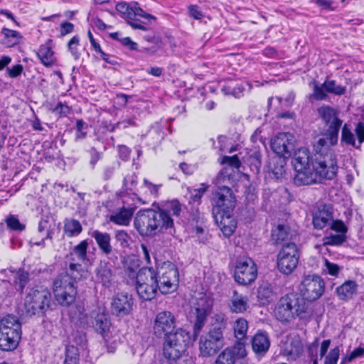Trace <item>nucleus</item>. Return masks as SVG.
Returning a JSON list of instances; mask_svg holds the SVG:
<instances>
[{
  "label": "nucleus",
  "instance_id": "f257e3e1",
  "mask_svg": "<svg viewBox=\"0 0 364 364\" xmlns=\"http://www.w3.org/2000/svg\"><path fill=\"white\" fill-rule=\"evenodd\" d=\"M134 225L141 236H154L158 232L173 235L175 232L171 215H166L159 208L157 210H139L135 217Z\"/></svg>",
  "mask_w": 364,
  "mask_h": 364
},
{
  "label": "nucleus",
  "instance_id": "f03ea898",
  "mask_svg": "<svg viewBox=\"0 0 364 364\" xmlns=\"http://www.w3.org/2000/svg\"><path fill=\"white\" fill-rule=\"evenodd\" d=\"M326 139H318L314 146L316 154L312 160L313 169L320 178L331 180L337 173L336 154Z\"/></svg>",
  "mask_w": 364,
  "mask_h": 364
},
{
  "label": "nucleus",
  "instance_id": "7ed1b4c3",
  "mask_svg": "<svg viewBox=\"0 0 364 364\" xmlns=\"http://www.w3.org/2000/svg\"><path fill=\"white\" fill-rule=\"evenodd\" d=\"M309 306V302L300 294H287L279 300L274 309V315L282 322L290 321L296 317L304 318L306 314L311 313Z\"/></svg>",
  "mask_w": 364,
  "mask_h": 364
},
{
  "label": "nucleus",
  "instance_id": "20e7f679",
  "mask_svg": "<svg viewBox=\"0 0 364 364\" xmlns=\"http://www.w3.org/2000/svg\"><path fill=\"white\" fill-rule=\"evenodd\" d=\"M21 323L13 315H7L0 319V350L13 351L21 339Z\"/></svg>",
  "mask_w": 364,
  "mask_h": 364
},
{
  "label": "nucleus",
  "instance_id": "39448f33",
  "mask_svg": "<svg viewBox=\"0 0 364 364\" xmlns=\"http://www.w3.org/2000/svg\"><path fill=\"white\" fill-rule=\"evenodd\" d=\"M51 294L43 286H36L28 289L24 298L26 316L43 315L50 309Z\"/></svg>",
  "mask_w": 364,
  "mask_h": 364
},
{
  "label": "nucleus",
  "instance_id": "423d86ee",
  "mask_svg": "<svg viewBox=\"0 0 364 364\" xmlns=\"http://www.w3.org/2000/svg\"><path fill=\"white\" fill-rule=\"evenodd\" d=\"M163 354L168 360L178 359L187 350L191 341L190 332L178 328L170 333L165 338Z\"/></svg>",
  "mask_w": 364,
  "mask_h": 364
},
{
  "label": "nucleus",
  "instance_id": "0eeeda50",
  "mask_svg": "<svg viewBox=\"0 0 364 364\" xmlns=\"http://www.w3.org/2000/svg\"><path fill=\"white\" fill-rule=\"evenodd\" d=\"M134 284L139 296L145 301L153 299L159 290V283L153 267L141 268L137 280Z\"/></svg>",
  "mask_w": 364,
  "mask_h": 364
},
{
  "label": "nucleus",
  "instance_id": "6e6552de",
  "mask_svg": "<svg viewBox=\"0 0 364 364\" xmlns=\"http://www.w3.org/2000/svg\"><path fill=\"white\" fill-rule=\"evenodd\" d=\"M212 214L223 212L225 214L232 213L236 205V198L233 191L226 185L220 186L213 193L210 200Z\"/></svg>",
  "mask_w": 364,
  "mask_h": 364
},
{
  "label": "nucleus",
  "instance_id": "1a4fd4ad",
  "mask_svg": "<svg viewBox=\"0 0 364 364\" xmlns=\"http://www.w3.org/2000/svg\"><path fill=\"white\" fill-rule=\"evenodd\" d=\"M155 274L157 283H159V291L162 294L171 293L176 289L179 273L177 267L173 263H164L155 270Z\"/></svg>",
  "mask_w": 364,
  "mask_h": 364
},
{
  "label": "nucleus",
  "instance_id": "9d476101",
  "mask_svg": "<svg viewBox=\"0 0 364 364\" xmlns=\"http://www.w3.org/2000/svg\"><path fill=\"white\" fill-rule=\"evenodd\" d=\"M299 259L297 246L294 242L284 245L277 254V264L279 271L284 274H290L296 269Z\"/></svg>",
  "mask_w": 364,
  "mask_h": 364
},
{
  "label": "nucleus",
  "instance_id": "9b49d317",
  "mask_svg": "<svg viewBox=\"0 0 364 364\" xmlns=\"http://www.w3.org/2000/svg\"><path fill=\"white\" fill-rule=\"evenodd\" d=\"M224 335L218 330L210 331L202 335L199 340L200 354L205 358L215 355L224 346Z\"/></svg>",
  "mask_w": 364,
  "mask_h": 364
},
{
  "label": "nucleus",
  "instance_id": "f8f14e48",
  "mask_svg": "<svg viewBox=\"0 0 364 364\" xmlns=\"http://www.w3.org/2000/svg\"><path fill=\"white\" fill-rule=\"evenodd\" d=\"M299 289L301 296L305 301H315L319 299L325 290V284L323 279L316 274L307 275L302 280Z\"/></svg>",
  "mask_w": 364,
  "mask_h": 364
},
{
  "label": "nucleus",
  "instance_id": "ddd939ff",
  "mask_svg": "<svg viewBox=\"0 0 364 364\" xmlns=\"http://www.w3.org/2000/svg\"><path fill=\"white\" fill-rule=\"evenodd\" d=\"M257 275V266L251 258L245 257L237 260L234 272V278L237 283L245 286L250 284L255 280Z\"/></svg>",
  "mask_w": 364,
  "mask_h": 364
},
{
  "label": "nucleus",
  "instance_id": "4468645a",
  "mask_svg": "<svg viewBox=\"0 0 364 364\" xmlns=\"http://www.w3.org/2000/svg\"><path fill=\"white\" fill-rule=\"evenodd\" d=\"M313 93L311 97L317 101L326 100L328 97V93L341 96L346 93V87L341 85H337L336 80L326 78L325 81L319 85L318 83L313 81Z\"/></svg>",
  "mask_w": 364,
  "mask_h": 364
},
{
  "label": "nucleus",
  "instance_id": "2eb2a0df",
  "mask_svg": "<svg viewBox=\"0 0 364 364\" xmlns=\"http://www.w3.org/2000/svg\"><path fill=\"white\" fill-rule=\"evenodd\" d=\"M134 299L129 293H117L113 296L110 304V311L113 316L124 318L132 314Z\"/></svg>",
  "mask_w": 364,
  "mask_h": 364
},
{
  "label": "nucleus",
  "instance_id": "dca6fc26",
  "mask_svg": "<svg viewBox=\"0 0 364 364\" xmlns=\"http://www.w3.org/2000/svg\"><path fill=\"white\" fill-rule=\"evenodd\" d=\"M176 328V318L170 311L157 314L154 324V333L158 338H165Z\"/></svg>",
  "mask_w": 364,
  "mask_h": 364
},
{
  "label": "nucleus",
  "instance_id": "f3484780",
  "mask_svg": "<svg viewBox=\"0 0 364 364\" xmlns=\"http://www.w3.org/2000/svg\"><path fill=\"white\" fill-rule=\"evenodd\" d=\"M294 136L290 133H279L272 139L271 148L276 156L289 157L294 150Z\"/></svg>",
  "mask_w": 364,
  "mask_h": 364
},
{
  "label": "nucleus",
  "instance_id": "a211bd4d",
  "mask_svg": "<svg viewBox=\"0 0 364 364\" xmlns=\"http://www.w3.org/2000/svg\"><path fill=\"white\" fill-rule=\"evenodd\" d=\"M75 296L70 301V321L76 325H82L87 322V314L85 312V305L82 300L76 297V289L73 284L70 282V297Z\"/></svg>",
  "mask_w": 364,
  "mask_h": 364
},
{
  "label": "nucleus",
  "instance_id": "6ab92c4d",
  "mask_svg": "<svg viewBox=\"0 0 364 364\" xmlns=\"http://www.w3.org/2000/svg\"><path fill=\"white\" fill-rule=\"evenodd\" d=\"M247 355L243 343H235L228 347L219 353L213 364H235V363Z\"/></svg>",
  "mask_w": 364,
  "mask_h": 364
},
{
  "label": "nucleus",
  "instance_id": "aec40b11",
  "mask_svg": "<svg viewBox=\"0 0 364 364\" xmlns=\"http://www.w3.org/2000/svg\"><path fill=\"white\" fill-rule=\"evenodd\" d=\"M210 311L211 304L210 302L204 299H199L193 311L195 316L193 332L195 335H198L200 332Z\"/></svg>",
  "mask_w": 364,
  "mask_h": 364
},
{
  "label": "nucleus",
  "instance_id": "412c9836",
  "mask_svg": "<svg viewBox=\"0 0 364 364\" xmlns=\"http://www.w3.org/2000/svg\"><path fill=\"white\" fill-rule=\"evenodd\" d=\"M68 287V272L65 271L60 273L53 282V294L55 300L62 306H68L67 287Z\"/></svg>",
  "mask_w": 364,
  "mask_h": 364
},
{
  "label": "nucleus",
  "instance_id": "4be33fe9",
  "mask_svg": "<svg viewBox=\"0 0 364 364\" xmlns=\"http://www.w3.org/2000/svg\"><path fill=\"white\" fill-rule=\"evenodd\" d=\"M55 220L51 216H45L38 223V233L40 240H37L36 237L31 239V242L35 245H41L44 244L46 239H51L55 230Z\"/></svg>",
  "mask_w": 364,
  "mask_h": 364
},
{
  "label": "nucleus",
  "instance_id": "5701e85b",
  "mask_svg": "<svg viewBox=\"0 0 364 364\" xmlns=\"http://www.w3.org/2000/svg\"><path fill=\"white\" fill-rule=\"evenodd\" d=\"M333 220V207L331 204L321 205L313 216V225L316 229L321 230L330 225Z\"/></svg>",
  "mask_w": 364,
  "mask_h": 364
},
{
  "label": "nucleus",
  "instance_id": "b1692460",
  "mask_svg": "<svg viewBox=\"0 0 364 364\" xmlns=\"http://www.w3.org/2000/svg\"><path fill=\"white\" fill-rule=\"evenodd\" d=\"M343 121L338 117L331 119L329 122L323 123L327 128L323 130L322 135L323 137L319 139H326L327 144L329 146H335L338 139V133L341 127Z\"/></svg>",
  "mask_w": 364,
  "mask_h": 364
},
{
  "label": "nucleus",
  "instance_id": "393cba45",
  "mask_svg": "<svg viewBox=\"0 0 364 364\" xmlns=\"http://www.w3.org/2000/svg\"><path fill=\"white\" fill-rule=\"evenodd\" d=\"M213 216L225 236L229 237L234 232L236 228V222L232 213L225 214L221 212L218 214H213Z\"/></svg>",
  "mask_w": 364,
  "mask_h": 364
},
{
  "label": "nucleus",
  "instance_id": "a878e982",
  "mask_svg": "<svg viewBox=\"0 0 364 364\" xmlns=\"http://www.w3.org/2000/svg\"><path fill=\"white\" fill-rule=\"evenodd\" d=\"M358 284L355 280H346L337 287L336 294L339 300L348 301L358 293Z\"/></svg>",
  "mask_w": 364,
  "mask_h": 364
},
{
  "label": "nucleus",
  "instance_id": "bb28decb",
  "mask_svg": "<svg viewBox=\"0 0 364 364\" xmlns=\"http://www.w3.org/2000/svg\"><path fill=\"white\" fill-rule=\"evenodd\" d=\"M89 234L95 239L100 250L104 255L108 256L112 252L113 248L111 245V236L108 232H102L100 230H95Z\"/></svg>",
  "mask_w": 364,
  "mask_h": 364
},
{
  "label": "nucleus",
  "instance_id": "cd10ccee",
  "mask_svg": "<svg viewBox=\"0 0 364 364\" xmlns=\"http://www.w3.org/2000/svg\"><path fill=\"white\" fill-rule=\"evenodd\" d=\"M291 164L295 171L311 168L312 160L310 161L309 151L305 148L299 149L294 154Z\"/></svg>",
  "mask_w": 364,
  "mask_h": 364
},
{
  "label": "nucleus",
  "instance_id": "c85d7f7f",
  "mask_svg": "<svg viewBox=\"0 0 364 364\" xmlns=\"http://www.w3.org/2000/svg\"><path fill=\"white\" fill-rule=\"evenodd\" d=\"M92 325L95 331L105 338L112 326L110 317L105 311L98 313L94 317Z\"/></svg>",
  "mask_w": 364,
  "mask_h": 364
},
{
  "label": "nucleus",
  "instance_id": "c756f323",
  "mask_svg": "<svg viewBox=\"0 0 364 364\" xmlns=\"http://www.w3.org/2000/svg\"><path fill=\"white\" fill-rule=\"evenodd\" d=\"M296 173L294 177V183L295 185L308 186L317 183V175L313 166L311 168H305L301 171H295Z\"/></svg>",
  "mask_w": 364,
  "mask_h": 364
},
{
  "label": "nucleus",
  "instance_id": "7c9ffc66",
  "mask_svg": "<svg viewBox=\"0 0 364 364\" xmlns=\"http://www.w3.org/2000/svg\"><path fill=\"white\" fill-rule=\"evenodd\" d=\"M248 306V299L247 296L239 294L236 290H234L232 296L228 302V307L230 311L242 314L247 311Z\"/></svg>",
  "mask_w": 364,
  "mask_h": 364
},
{
  "label": "nucleus",
  "instance_id": "2f4dec72",
  "mask_svg": "<svg viewBox=\"0 0 364 364\" xmlns=\"http://www.w3.org/2000/svg\"><path fill=\"white\" fill-rule=\"evenodd\" d=\"M252 350L257 354L264 355L269 350L270 341L265 332L257 333L252 339Z\"/></svg>",
  "mask_w": 364,
  "mask_h": 364
},
{
  "label": "nucleus",
  "instance_id": "473e14b6",
  "mask_svg": "<svg viewBox=\"0 0 364 364\" xmlns=\"http://www.w3.org/2000/svg\"><path fill=\"white\" fill-rule=\"evenodd\" d=\"M95 274L97 279L104 286L108 287L110 284L113 274L107 262L100 261L95 269Z\"/></svg>",
  "mask_w": 364,
  "mask_h": 364
},
{
  "label": "nucleus",
  "instance_id": "72a5a7b5",
  "mask_svg": "<svg viewBox=\"0 0 364 364\" xmlns=\"http://www.w3.org/2000/svg\"><path fill=\"white\" fill-rule=\"evenodd\" d=\"M134 209L133 208H122L109 216V220L117 225H127L132 218Z\"/></svg>",
  "mask_w": 364,
  "mask_h": 364
},
{
  "label": "nucleus",
  "instance_id": "f704fd0d",
  "mask_svg": "<svg viewBox=\"0 0 364 364\" xmlns=\"http://www.w3.org/2000/svg\"><path fill=\"white\" fill-rule=\"evenodd\" d=\"M281 156H273L269 163V170L274 178L279 179L285 173L286 159Z\"/></svg>",
  "mask_w": 364,
  "mask_h": 364
},
{
  "label": "nucleus",
  "instance_id": "c9c22d12",
  "mask_svg": "<svg viewBox=\"0 0 364 364\" xmlns=\"http://www.w3.org/2000/svg\"><path fill=\"white\" fill-rule=\"evenodd\" d=\"M73 344L70 345V364H78L80 348H82L85 341V336L76 333L73 334Z\"/></svg>",
  "mask_w": 364,
  "mask_h": 364
},
{
  "label": "nucleus",
  "instance_id": "e433bc0d",
  "mask_svg": "<svg viewBox=\"0 0 364 364\" xmlns=\"http://www.w3.org/2000/svg\"><path fill=\"white\" fill-rule=\"evenodd\" d=\"M289 236V227L285 225L279 224L272 230L271 241L275 245H282L288 240Z\"/></svg>",
  "mask_w": 364,
  "mask_h": 364
},
{
  "label": "nucleus",
  "instance_id": "4c0bfd02",
  "mask_svg": "<svg viewBox=\"0 0 364 364\" xmlns=\"http://www.w3.org/2000/svg\"><path fill=\"white\" fill-rule=\"evenodd\" d=\"M124 274L130 279L132 283L137 280L139 275V262L138 259H127L124 264Z\"/></svg>",
  "mask_w": 364,
  "mask_h": 364
},
{
  "label": "nucleus",
  "instance_id": "58836bf2",
  "mask_svg": "<svg viewBox=\"0 0 364 364\" xmlns=\"http://www.w3.org/2000/svg\"><path fill=\"white\" fill-rule=\"evenodd\" d=\"M248 329V322L243 318L237 319L233 325L234 334L237 339V343H245L243 341L246 338L247 331Z\"/></svg>",
  "mask_w": 364,
  "mask_h": 364
},
{
  "label": "nucleus",
  "instance_id": "ea45409f",
  "mask_svg": "<svg viewBox=\"0 0 364 364\" xmlns=\"http://www.w3.org/2000/svg\"><path fill=\"white\" fill-rule=\"evenodd\" d=\"M37 55L41 63L46 66H50L54 62L53 52L48 45L41 46L37 52Z\"/></svg>",
  "mask_w": 364,
  "mask_h": 364
},
{
  "label": "nucleus",
  "instance_id": "a19ab883",
  "mask_svg": "<svg viewBox=\"0 0 364 364\" xmlns=\"http://www.w3.org/2000/svg\"><path fill=\"white\" fill-rule=\"evenodd\" d=\"M317 112L323 123L338 118V112L329 105H323L317 109Z\"/></svg>",
  "mask_w": 364,
  "mask_h": 364
},
{
  "label": "nucleus",
  "instance_id": "79ce46f5",
  "mask_svg": "<svg viewBox=\"0 0 364 364\" xmlns=\"http://www.w3.org/2000/svg\"><path fill=\"white\" fill-rule=\"evenodd\" d=\"M132 9L131 20L141 21V18H143L144 20L141 21V23H146V21L148 22L151 19H156L154 16L144 11L137 2H132Z\"/></svg>",
  "mask_w": 364,
  "mask_h": 364
},
{
  "label": "nucleus",
  "instance_id": "37998d69",
  "mask_svg": "<svg viewBox=\"0 0 364 364\" xmlns=\"http://www.w3.org/2000/svg\"><path fill=\"white\" fill-rule=\"evenodd\" d=\"M161 211L165 212L166 215H172L174 216H179L181 213V204L178 200H172L165 202L158 207Z\"/></svg>",
  "mask_w": 364,
  "mask_h": 364
},
{
  "label": "nucleus",
  "instance_id": "c03bdc74",
  "mask_svg": "<svg viewBox=\"0 0 364 364\" xmlns=\"http://www.w3.org/2000/svg\"><path fill=\"white\" fill-rule=\"evenodd\" d=\"M114 237L116 242L122 248H131L132 242V237L124 230H117L114 231Z\"/></svg>",
  "mask_w": 364,
  "mask_h": 364
},
{
  "label": "nucleus",
  "instance_id": "a18cd8bd",
  "mask_svg": "<svg viewBox=\"0 0 364 364\" xmlns=\"http://www.w3.org/2000/svg\"><path fill=\"white\" fill-rule=\"evenodd\" d=\"M228 318L223 314H217L213 317V323L209 330H218L220 334L224 335V331L227 328Z\"/></svg>",
  "mask_w": 364,
  "mask_h": 364
},
{
  "label": "nucleus",
  "instance_id": "49530a36",
  "mask_svg": "<svg viewBox=\"0 0 364 364\" xmlns=\"http://www.w3.org/2000/svg\"><path fill=\"white\" fill-rule=\"evenodd\" d=\"M88 246V240L81 241L77 245L73 247L72 255L76 257L79 261L84 262L87 260Z\"/></svg>",
  "mask_w": 364,
  "mask_h": 364
},
{
  "label": "nucleus",
  "instance_id": "de8ad7c7",
  "mask_svg": "<svg viewBox=\"0 0 364 364\" xmlns=\"http://www.w3.org/2000/svg\"><path fill=\"white\" fill-rule=\"evenodd\" d=\"M29 282V274L23 269H19L14 279L17 291L23 292L25 287Z\"/></svg>",
  "mask_w": 364,
  "mask_h": 364
},
{
  "label": "nucleus",
  "instance_id": "09e8293b",
  "mask_svg": "<svg viewBox=\"0 0 364 364\" xmlns=\"http://www.w3.org/2000/svg\"><path fill=\"white\" fill-rule=\"evenodd\" d=\"M346 240V235H339V234H331L328 236H326L323 239V245H341L343 244Z\"/></svg>",
  "mask_w": 364,
  "mask_h": 364
},
{
  "label": "nucleus",
  "instance_id": "8fccbe9b",
  "mask_svg": "<svg viewBox=\"0 0 364 364\" xmlns=\"http://www.w3.org/2000/svg\"><path fill=\"white\" fill-rule=\"evenodd\" d=\"M341 141L348 145H351L355 148H359V146H355V136L350 129L348 128L347 124L342 127L341 130Z\"/></svg>",
  "mask_w": 364,
  "mask_h": 364
},
{
  "label": "nucleus",
  "instance_id": "3c124183",
  "mask_svg": "<svg viewBox=\"0 0 364 364\" xmlns=\"http://www.w3.org/2000/svg\"><path fill=\"white\" fill-rule=\"evenodd\" d=\"M1 33L5 36L6 38H11L10 43H7V46L9 47L18 43L20 39L22 38L20 33L16 31L9 29L7 28H3L1 30Z\"/></svg>",
  "mask_w": 364,
  "mask_h": 364
},
{
  "label": "nucleus",
  "instance_id": "603ef678",
  "mask_svg": "<svg viewBox=\"0 0 364 364\" xmlns=\"http://www.w3.org/2000/svg\"><path fill=\"white\" fill-rule=\"evenodd\" d=\"M87 125L82 119L76 121V132L75 134V141H80L87 136Z\"/></svg>",
  "mask_w": 364,
  "mask_h": 364
},
{
  "label": "nucleus",
  "instance_id": "864d4df0",
  "mask_svg": "<svg viewBox=\"0 0 364 364\" xmlns=\"http://www.w3.org/2000/svg\"><path fill=\"white\" fill-rule=\"evenodd\" d=\"M258 298L261 300L268 301L273 296V290L268 283L260 285L257 290Z\"/></svg>",
  "mask_w": 364,
  "mask_h": 364
},
{
  "label": "nucleus",
  "instance_id": "5fc2aeb1",
  "mask_svg": "<svg viewBox=\"0 0 364 364\" xmlns=\"http://www.w3.org/2000/svg\"><path fill=\"white\" fill-rule=\"evenodd\" d=\"M7 227L16 231H22L25 229V225L21 224L19 220L14 215H11L5 219Z\"/></svg>",
  "mask_w": 364,
  "mask_h": 364
},
{
  "label": "nucleus",
  "instance_id": "6e6d98bb",
  "mask_svg": "<svg viewBox=\"0 0 364 364\" xmlns=\"http://www.w3.org/2000/svg\"><path fill=\"white\" fill-rule=\"evenodd\" d=\"M116 10L122 14L123 15L125 16V17L128 19V20H131L132 18V11H133L132 9V2L131 4H127L126 2H124V1H120V2H118L117 4H116Z\"/></svg>",
  "mask_w": 364,
  "mask_h": 364
},
{
  "label": "nucleus",
  "instance_id": "4d7b16f0",
  "mask_svg": "<svg viewBox=\"0 0 364 364\" xmlns=\"http://www.w3.org/2000/svg\"><path fill=\"white\" fill-rule=\"evenodd\" d=\"M137 184V176L135 173L127 175L123 180V188L125 190L133 191Z\"/></svg>",
  "mask_w": 364,
  "mask_h": 364
},
{
  "label": "nucleus",
  "instance_id": "13d9d810",
  "mask_svg": "<svg viewBox=\"0 0 364 364\" xmlns=\"http://www.w3.org/2000/svg\"><path fill=\"white\" fill-rule=\"evenodd\" d=\"M340 356V348L336 346L326 355L324 364H337Z\"/></svg>",
  "mask_w": 364,
  "mask_h": 364
},
{
  "label": "nucleus",
  "instance_id": "bf43d9fd",
  "mask_svg": "<svg viewBox=\"0 0 364 364\" xmlns=\"http://www.w3.org/2000/svg\"><path fill=\"white\" fill-rule=\"evenodd\" d=\"M331 229L339 233V235H346L348 228L342 220H336L330 223Z\"/></svg>",
  "mask_w": 364,
  "mask_h": 364
},
{
  "label": "nucleus",
  "instance_id": "052dcab7",
  "mask_svg": "<svg viewBox=\"0 0 364 364\" xmlns=\"http://www.w3.org/2000/svg\"><path fill=\"white\" fill-rule=\"evenodd\" d=\"M221 164H227L231 168H238L241 165V162L237 155H234L232 156H223L221 161Z\"/></svg>",
  "mask_w": 364,
  "mask_h": 364
},
{
  "label": "nucleus",
  "instance_id": "680f3d73",
  "mask_svg": "<svg viewBox=\"0 0 364 364\" xmlns=\"http://www.w3.org/2000/svg\"><path fill=\"white\" fill-rule=\"evenodd\" d=\"M82 231V228L78 220L75 219L70 220V237L78 235Z\"/></svg>",
  "mask_w": 364,
  "mask_h": 364
},
{
  "label": "nucleus",
  "instance_id": "e2e57ef3",
  "mask_svg": "<svg viewBox=\"0 0 364 364\" xmlns=\"http://www.w3.org/2000/svg\"><path fill=\"white\" fill-rule=\"evenodd\" d=\"M315 4L326 11H334L336 8L334 6V1L332 0H316Z\"/></svg>",
  "mask_w": 364,
  "mask_h": 364
},
{
  "label": "nucleus",
  "instance_id": "0e129e2a",
  "mask_svg": "<svg viewBox=\"0 0 364 364\" xmlns=\"http://www.w3.org/2000/svg\"><path fill=\"white\" fill-rule=\"evenodd\" d=\"M23 70L21 64H16L11 68H7L6 71L10 77L15 78L21 75Z\"/></svg>",
  "mask_w": 364,
  "mask_h": 364
},
{
  "label": "nucleus",
  "instance_id": "69168bd1",
  "mask_svg": "<svg viewBox=\"0 0 364 364\" xmlns=\"http://www.w3.org/2000/svg\"><path fill=\"white\" fill-rule=\"evenodd\" d=\"M189 16L196 20H200L203 17V14L199 9L197 5H191L188 6Z\"/></svg>",
  "mask_w": 364,
  "mask_h": 364
},
{
  "label": "nucleus",
  "instance_id": "338daca9",
  "mask_svg": "<svg viewBox=\"0 0 364 364\" xmlns=\"http://www.w3.org/2000/svg\"><path fill=\"white\" fill-rule=\"evenodd\" d=\"M90 156V164L92 167H95V164L101 159L102 154L100 153L95 147H92L89 150Z\"/></svg>",
  "mask_w": 364,
  "mask_h": 364
},
{
  "label": "nucleus",
  "instance_id": "774afa93",
  "mask_svg": "<svg viewBox=\"0 0 364 364\" xmlns=\"http://www.w3.org/2000/svg\"><path fill=\"white\" fill-rule=\"evenodd\" d=\"M355 132L360 146L361 144L364 142V122H360L357 124Z\"/></svg>",
  "mask_w": 364,
  "mask_h": 364
}]
</instances>
